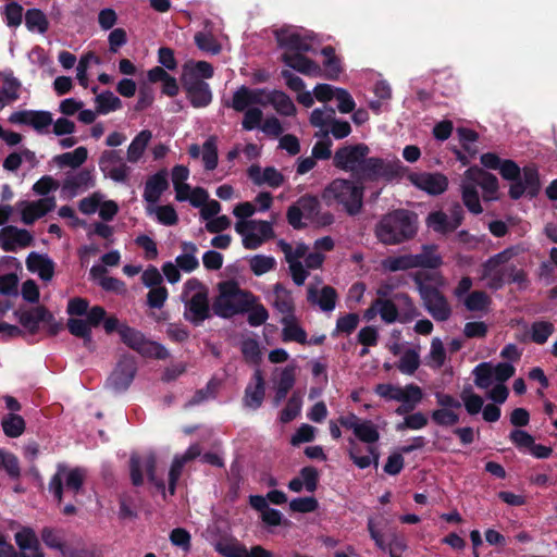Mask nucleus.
<instances>
[{"mask_svg":"<svg viewBox=\"0 0 557 557\" xmlns=\"http://www.w3.org/2000/svg\"><path fill=\"white\" fill-rule=\"evenodd\" d=\"M418 215L406 209L384 214L375 226V236L384 245H398L416 236Z\"/></svg>","mask_w":557,"mask_h":557,"instance_id":"nucleus-1","label":"nucleus"},{"mask_svg":"<svg viewBox=\"0 0 557 557\" xmlns=\"http://www.w3.org/2000/svg\"><path fill=\"white\" fill-rule=\"evenodd\" d=\"M218 289L219 294L212 302V312L223 319L247 313L257 300L252 293L242 289L233 280L220 282Z\"/></svg>","mask_w":557,"mask_h":557,"instance_id":"nucleus-2","label":"nucleus"},{"mask_svg":"<svg viewBox=\"0 0 557 557\" xmlns=\"http://www.w3.org/2000/svg\"><path fill=\"white\" fill-rule=\"evenodd\" d=\"M363 185L346 178H335L329 183L321 194L326 206L338 205L350 215H358L363 207Z\"/></svg>","mask_w":557,"mask_h":557,"instance_id":"nucleus-3","label":"nucleus"},{"mask_svg":"<svg viewBox=\"0 0 557 557\" xmlns=\"http://www.w3.org/2000/svg\"><path fill=\"white\" fill-rule=\"evenodd\" d=\"M429 274L417 273L413 281L423 301L425 310L437 322H445L451 315V307L445 295L435 286L426 284Z\"/></svg>","mask_w":557,"mask_h":557,"instance_id":"nucleus-4","label":"nucleus"},{"mask_svg":"<svg viewBox=\"0 0 557 557\" xmlns=\"http://www.w3.org/2000/svg\"><path fill=\"white\" fill-rule=\"evenodd\" d=\"M119 335L125 346L144 358L165 360L170 357L169 350L162 344L147 338L141 331L126 323L120 327Z\"/></svg>","mask_w":557,"mask_h":557,"instance_id":"nucleus-5","label":"nucleus"},{"mask_svg":"<svg viewBox=\"0 0 557 557\" xmlns=\"http://www.w3.org/2000/svg\"><path fill=\"white\" fill-rule=\"evenodd\" d=\"M406 171L408 168L399 160L391 162L379 157H366L355 178L359 182L392 181L401 177Z\"/></svg>","mask_w":557,"mask_h":557,"instance_id":"nucleus-6","label":"nucleus"},{"mask_svg":"<svg viewBox=\"0 0 557 557\" xmlns=\"http://www.w3.org/2000/svg\"><path fill=\"white\" fill-rule=\"evenodd\" d=\"M186 288H195L197 290L185 300L184 318L191 324L199 326L207 319L211 318L212 306L209 302V290L196 280H189L186 283Z\"/></svg>","mask_w":557,"mask_h":557,"instance_id":"nucleus-7","label":"nucleus"},{"mask_svg":"<svg viewBox=\"0 0 557 557\" xmlns=\"http://www.w3.org/2000/svg\"><path fill=\"white\" fill-rule=\"evenodd\" d=\"M143 470L146 471L148 481L163 494V497H165V483L156 474L157 457L154 454L150 453L144 458L137 454H132L129 458V475L134 486H141L144 484Z\"/></svg>","mask_w":557,"mask_h":557,"instance_id":"nucleus-8","label":"nucleus"},{"mask_svg":"<svg viewBox=\"0 0 557 557\" xmlns=\"http://www.w3.org/2000/svg\"><path fill=\"white\" fill-rule=\"evenodd\" d=\"M370 153L368 145L360 143L338 148L333 156V165L342 171L350 172L356 177L359 166Z\"/></svg>","mask_w":557,"mask_h":557,"instance_id":"nucleus-9","label":"nucleus"},{"mask_svg":"<svg viewBox=\"0 0 557 557\" xmlns=\"http://www.w3.org/2000/svg\"><path fill=\"white\" fill-rule=\"evenodd\" d=\"M65 475V486L69 491L77 494L85 481V471L82 468H74L66 471L65 466L59 465L58 471L52 475L49 482V491L53 494L58 504L63 499V478Z\"/></svg>","mask_w":557,"mask_h":557,"instance_id":"nucleus-10","label":"nucleus"},{"mask_svg":"<svg viewBox=\"0 0 557 557\" xmlns=\"http://www.w3.org/2000/svg\"><path fill=\"white\" fill-rule=\"evenodd\" d=\"M137 373V362L134 356L124 354L107 379L106 385L114 392L126 391Z\"/></svg>","mask_w":557,"mask_h":557,"instance_id":"nucleus-11","label":"nucleus"},{"mask_svg":"<svg viewBox=\"0 0 557 557\" xmlns=\"http://www.w3.org/2000/svg\"><path fill=\"white\" fill-rule=\"evenodd\" d=\"M182 87L187 99L194 108H206L212 101L210 86L195 74H183L181 76Z\"/></svg>","mask_w":557,"mask_h":557,"instance_id":"nucleus-12","label":"nucleus"},{"mask_svg":"<svg viewBox=\"0 0 557 557\" xmlns=\"http://www.w3.org/2000/svg\"><path fill=\"white\" fill-rule=\"evenodd\" d=\"M407 180L418 189L431 196L444 194L448 188V178L440 172H409Z\"/></svg>","mask_w":557,"mask_h":557,"instance_id":"nucleus-13","label":"nucleus"},{"mask_svg":"<svg viewBox=\"0 0 557 557\" xmlns=\"http://www.w3.org/2000/svg\"><path fill=\"white\" fill-rule=\"evenodd\" d=\"M9 122L12 124L29 125L37 133L42 134L53 123V120L49 111L22 110L13 112L9 116Z\"/></svg>","mask_w":557,"mask_h":557,"instance_id":"nucleus-14","label":"nucleus"},{"mask_svg":"<svg viewBox=\"0 0 557 557\" xmlns=\"http://www.w3.org/2000/svg\"><path fill=\"white\" fill-rule=\"evenodd\" d=\"M275 39L278 47L286 50L285 52H309L312 49L310 36L301 35L296 30L285 28L278 29L275 32Z\"/></svg>","mask_w":557,"mask_h":557,"instance_id":"nucleus-15","label":"nucleus"},{"mask_svg":"<svg viewBox=\"0 0 557 557\" xmlns=\"http://www.w3.org/2000/svg\"><path fill=\"white\" fill-rule=\"evenodd\" d=\"M18 206L22 207V222L26 225H32L36 220L54 209L55 199L54 197H45L32 202L22 200L18 202Z\"/></svg>","mask_w":557,"mask_h":557,"instance_id":"nucleus-16","label":"nucleus"},{"mask_svg":"<svg viewBox=\"0 0 557 557\" xmlns=\"http://www.w3.org/2000/svg\"><path fill=\"white\" fill-rule=\"evenodd\" d=\"M14 317L17 318L21 325L32 335L38 333L41 322L52 321V313L44 306H37L25 311L15 310Z\"/></svg>","mask_w":557,"mask_h":557,"instance_id":"nucleus-17","label":"nucleus"},{"mask_svg":"<svg viewBox=\"0 0 557 557\" xmlns=\"http://www.w3.org/2000/svg\"><path fill=\"white\" fill-rule=\"evenodd\" d=\"M32 243L33 235L27 230L9 225L0 231V247L7 252L15 251L16 246L28 247Z\"/></svg>","mask_w":557,"mask_h":557,"instance_id":"nucleus-18","label":"nucleus"},{"mask_svg":"<svg viewBox=\"0 0 557 557\" xmlns=\"http://www.w3.org/2000/svg\"><path fill=\"white\" fill-rule=\"evenodd\" d=\"M304 53L305 52H284L281 55V60L286 66L297 71L300 74L311 77L321 76V66L315 61L306 57Z\"/></svg>","mask_w":557,"mask_h":557,"instance_id":"nucleus-19","label":"nucleus"},{"mask_svg":"<svg viewBox=\"0 0 557 557\" xmlns=\"http://www.w3.org/2000/svg\"><path fill=\"white\" fill-rule=\"evenodd\" d=\"M247 175L257 186L268 185L271 188H278L285 182L284 175L274 166H267L261 171L258 164H252L248 168Z\"/></svg>","mask_w":557,"mask_h":557,"instance_id":"nucleus-20","label":"nucleus"},{"mask_svg":"<svg viewBox=\"0 0 557 557\" xmlns=\"http://www.w3.org/2000/svg\"><path fill=\"white\" fill-rule=\"evenodd\" d=\"M466 178L479 185L483 189L485 194L484 198L486 200L495 198V194L497 193L499 185L498 180L494 174L479 166H471L466 171Z\"/></svg>","mask_w":557,"mask_h":557,"instance_id":"nucleus-21","label":"nucleus"},{"mask_svg":"<svg viewBox=\"0 0 557 557\" xmlns=\"http://www.w3.org/2000/svg\"><path fill=\"white\" fill-rule=\"evenodd\" d=\"M252 381L245 388L244 404L256 410L262 406L265 396V382L259 368L255 370Z\"/></svg>","mask_w":557,"mask_h":557,"instance_id":"nucleus-22","label":"nucleus"},{"mask_svg":"<svg viewBox=\"0 0 557 557\" xmlns=\"http://www.w3.org/2000/svg\"><path fill=\"white\" fill-rule=\"evenodd\" d=\"M168 188V172L160 170L146 181L143 197L147 202L156 203Z\"/></svg>","mask_w":557,"mask_h":557,"instance_id":"nucleus-23","label":"nucleus"},{"mask_svg":"<svg viewBox=\"0 0 557 557\" xmlns=\"http://www.w3.org/2000/svg\"><path fill=\"white\" fill-rule=\"evenodd\" d=\"M249 505L261 513V520L269 527L282 524L283 515L280 510L269 507L267 498L262 495H250Z\"/></svg>","mask_w":557,"mask_h":557,"instance_id":"nucleus-24","label":"nucleus"},{"mask_svg":"<svg viewBox=\"0 0 557 557\" xmlns=\"http://www.w3.org/2000/svg\"><path fill=\"white\" fill-rule=\"evenodd\" d=\"M26 267L30 272H37L42 281H50L54 274V262L46 255L30 252L26 258Z\"/></svg>","mask_w":557,"mask_h":557,"instance_id":"nucleus-25","label":"nucleus"},{"mask_svg":"<svg viewBox=\"0 0 557 557\" xmlns=\"http://www.w3.org/2000/svg\"><path fill=\"white\" fill-rule=\"evenodd\" d=\"M280 322L283 325L282 339L284 342L307 344V332L297 323L296 315L282 317Z\"/></svg>","mask_w":557,"mask_h":557,"instance_id":"nucleus-26","label":"nucleus"},{"mask_svg":"<svg viewBox=\"0 0 557 557\" xmlns=\"http://www.w3.org/2000/svg\"><path fill=\"white\" fill-rule=\"evenodd\" d=\"M95 186V178L90 170L83 169L78 173L67 175L63 183V189L75 195L78 190H86Z\"/></svg>","mask_w":557,"mask_h":557,"instance_id":"nucleus-27","label":"nucleus"},{"mask_svg":"<svg viewBox=\"0 0 557 557\" xmlns=\"http://www.w3.org/2000/svg\"><path fill=\"white\" fill-rule=\"evenodd\" d=\"M257 220H239L235 224V231L243 236V245L246 249H257L262 245V239L256 234Z\"/></svg>","mask_w":557,"mask_h":557,"instance_id":"nucleus-28","label":"nucleus"},{"mask_svg":"<svg viewBox=\"0 0 557 557\" xmlns=\"http://www.w3.org/2000/svg\"><path fill=\"white\" fill-rule=\"evenodd\" d=\"M275 309L283 314V317L295 315V304L290 292L285 288L282 283H276L273 287Z\"/></svg>","mask_w":557,"mask_h":557,"instance_id":"nucleus-29","label":"nucleus"},{"mask_svg":"<svg viewBox=\"0 0 557 557\" xmlns=\"http://www.w3.org/2000/svg\"><path fill=\"white\" fill-rule=\"evenodd\" d=\"M436 246L434 245H424L422 246V251L417 255H411L412 264L414 268H424V269H437L442 265L443 260L440 255L435 253Z\"/></svg>","mask_w":557,"mask_h":557,"instance_id":"nucleus-30","label":"nucleus"},{"mask_svg":"<svg viewBox=\"0 0 557 557\" xmlns=\"http://www.w3.org/2000/svg\"><path fill=\"white\" fill-rule=\"evenodd\" d=\"M308 301L319 305L323 311H332L337 301L336 289L329 285L323 286L318 296L315 289L310 288L308 290Z\"/></svg>","mask_w":557,"mask_h":557,"instance_id":"nucleus-31","label":"nucleus"},{"mask_svg":"<svg viewBox=\"0 0 557 557\" xmlns=\"http://www.w3.org/2000/svg\"><path fill=\"white\" fill-rule=\"evenodd\" d=\"M269 104H272L275 111L284 116H294L297 112L290 97L282 90H272L268 95Z\"/></svg>","mask_w":557,"mask_h":557,"instance_id":"nucleus-32","label":"nucleus"},{"mask_svg":"<svg viewBox=\"0 0 557 557\" xmlns=\"http://www.w3.org/2000/svg\"><path fill=\"white\" fill-rule=\"evenodd\" d=\"M182 249L183 253L176 257L175 262L182 271L190 273L199 267V261L196 258L198 248L191 242H183Z\"/></svg>","mask_w":557,"mask_h":557,"instance_id":"nucleus-33","label":"nucleus"},{"mask_svg":"<svg viewBox=\"0 0 557 557\" xmlns=\"http://www.w3.org/2000/svg\"><path fill=\"white\" fill-rule=\"evenodd\" d=\"M394 299L398 307L400 323H408L420 314L412 298L408 294L397 293L394 295Z\"/></svg>","mask_w":557,"mask_h":557,"instance_id":"nucleus-34","label":"nucleus"},{"mask_svg":"<svg viewBox=\"0 0 557 557\" xmlns=\"http://www.w3.org/2000/svg\"><path fill=\"white\" fill-rule=\"evenodd\" d=\"M151 137L149 129H143L135 136L127 149L128 162L136 163L143 157Z\"/></svg>","mask_w":557,"mask_h":557,"instance_id":"nucleus-35","label":"nucleus"},{"mask_svg":"<svg viewBox=\"0 0 557 557\" xmlns=\"http://www.w3.org/2000/svg\"><path fill=\"white\" fill-rule=\"evenodd\" d=\"M88 157L87 148L81 146L77 147L74 151L71 152H64L62 154H58L53 158V161L60 166V168H72L76 169L79 168Z\"/></svg>","mask_w":557,"mask_h":557,"instance_id":"nucleus-36","label":"nucleus"},{"mask_svg":"<svg viewBox=\"0 0 557 557\" xmlns=\"http://www.w3.org/2000/svg\"><path fill=\"white\" fill-rule=\"evenodd\" d=\"M25 25L28 30L45 34L49 29V21L40 9H28L25 13Z\"/></svg>","mask_w":557,"mask_h":557,"instance_id":"nucleus-37","label":"nucleus"},{"mask_svg":"<svg viewBox=\"0 0 557 557\" xmlns=\"http://www.w3.org/2000/svg\"><path fill=\"white\" fill-rule=\"evenodd\" d=\"M14 540L20 548L18 552L26 553V550L37 549L39 547V540L36 532L30 527H23L21 531L14 534Z\"/></svg>","mask_w":557,"mask_h":557,"instance_id":"nucleus-38","label":"nucleus"},{"mask_svg":"<svg viewBox=\"0 0 557 557\" xmlns=\"http://www.w3.org/2000/svg\"><path fill=\"white\" fill-rule=\"evenodd\" d=\"M375 307H377V312L381 319L387 323H394L399 321V312L398 307L396 306L395 299H382L377 298L374 300Z\"/></svg>","mask_w":557,"mask_h":557,"instance_id":"nucleus-39","label":"nucleus"},{"mask_svg":"<svg viewBox=\"0 0 557 557\" xmlns=\"http://www.w3.org/2000/svg\"><path fill=\"white\" fill-rule=\"evenodd\" d=\"M2 430L8 437H18L25 430L24 419L16 413H8L1 421Z\"/></svg>","mask_w":557,"mask_h":557,"instance_id":"nucleus-40","label":"nucleus"},{"mask_svg":"<svg viewBox=\"0 0 557 557\" xmlns=\"http://www.w3.org/2000/svg\"><path fill=\"white\" fill-rule=\"evenodd\" d=\"M555 326L549 321H534L530 329V338L537 345H543L554 333Z\"/></svg>","mask_w":557,"mask_h":557,"instance_id":"nucleus-41","label":"nucleus"},{"mask_svg":"<svg viewBox=\"0 0 557 557\" xmlns=\"http://www.w3.org/2000/svg\"><path fill=\"white\" fill-rule=\"evenodd\" d=\"M302 406V398L298 392H294L288 398L286 406L280 412V421L282 423H289L296 419Z\"/></svg>","mask_w":557,"mask_h":557,"instance_id":"nucleus-42","label":"nucleus"},{"mask_svg":"<svg viewBox=\"0 0 557 557\" xmlns=\"http://www.w3.org/2000/svg\"><path fill=\"white\" fill-rule=\"evenodd\" d=\"M97 112L99 114H108L116 111L122 107V101L112 91L106 90L96 97Z\"/></svg>","mask_w":557,"mask_h":557,"instance_id":"nucleus-43","label":"nucleus"},{"mask_svg":"<svg viewBox=\"0 0 557 557\" xmlns=\"http://www.w3.org/2000/svg\"><path fill=\"white\" fill-rule=\"evenodd\" d=\"M202 161L207 171H213L218 166L219 156L216 137L210 136L202 146Z\"/></svg>","mask_w":557,"mask_h":557,"instance_id":"nucleus-44","label":"nucleus"},{"mask_svg":"<svg viewBox=\"0 0 557 557\" xmlns=\"http://www.w3.org/2000/svg\"><path fill=\"white\" fill-rule=\"evenodd\" d=\"M521 182L528 188V195L530 197L537 196L541 183L539 171L535 165H527L522 169Z\"/></svg>","mask_w":557,"mask_h":557,"instance_id":"nucleus-45","label":"nucleus"},{"mask_svg":"<svg viewBox=\"0 0 557 557\" xmlns=\"http://www.w3.org/2000/svg\"><path fill=\"white\" fill-rule=\"evenodd\" d=\"M317 137H322L312 147V157L315 160H327L332 157L333 141L329 136V131H321L315 134Z\"/></svg>","mask_w":557,"mask_h":557,"instance_id":"nucleus-46","label":"nucleus"},{"mask_svg":"<svg viewBox=\"0 0 557 557\" xmlns=\"http://www.w3.org/2000/svg\"><path fill=\"white\" fill-rule=\"evenodd\" d=\"M354 434L359 441L369 445L376 443L380 438V433L371 420H362Z\"/></svg>","mask_w":557,"mask_h":557,"instance_id":"nucleus-47","label":"nucleus"},{"mask_svg":"<svg viewBox=\"0 0 557 557\" xmlns=\"http://www.w3.org/2000/svg\"><path fill=\"white\" fill-rule=\"evenodd\" d=\"M462 201L468 210L473 214H480L483 208L480 202L479 193L475 185L463 184L462 185Z\"/></svg>","mask_w":557,"mask_h":557,"instance_id":"nucleus-48","label":"nucleus"},{"mask_svg":"<svg viewBox=\"0 0 557 557\" xmlns=\"http://www.w3.org/2000/svg\"><path fill=\"white\" fill-rule=\"evenodd\" d=\"M420 367V356L417 350L414 349H407L401 358L399 359V362L397 364V369L404 373L412 375L418 368Z\"/></svg>","mask_w":557,"mask_h":557,"instance_id":"nucleus-49","label":"nucleus"},{"mask_svg":"<svg viewBox=\"0 0 557 557\" xmlns=\"http://www.w3.org/2000/svg\"><path fill=\"white\" fill-rule=\"evenodd\" d=\"M426 223L434 232L441 234L454 232L447 214L443 211L431 212L428 215Z\"/></svg>","mask_w":557,"mask_h":557,"instance_id":"nucleus-50","label":"nucleus"},{"mask_svg":"<svg viewBox=\"0 0 557 557\" xmlns=\"http://www.w3.org/2000/svg\"><path fill=\"white\" fill-rule=\"evenodd\" d=\"M359 321V314L355 312L339 317L336 321L335 330L332 332V336L335 337L339 333L351 334L357 329Z\"/></svg>","mask_w":557,"mask_h":557,"instance_id":"nucleus-51","label":"nucleus"},{"mask_svg":"<svg viewBox=\"0 0 557 557\" xmlns=\"http://www.w3.org/2000/svg\"><path fill=\"white\" fill-rule=\"evenodd\" d=\"M474 383L480 388H487L492 384V380L494 376L493 366L490 362H481L479 363L474 370Z\"/></svg>","mask_w":557,"mask_h":557,"instance_id":"nucleus-52","label":"nucleus"},{"mask_svg":"<svg viewBox=\"0 0 557 557\" xmlns=\"http://www.w3.org/2000/svg\"><path fill=\"white\" fill-rule=\"evenodd\" d=\"M23 7L17 2H9L2 10V15L9 27H18L23 21Z\"/></svg>","mask_w":557,"mask_h":557,"instance_id":"nucleus-53","label":"nucleus"},{"mask_svg":"<svg viewBox=\"0 0 557 557\" xmlns=\"http://www.w3.org/2000/svg\"><path fill=\"white\" fill-rule=\"evenodd\" d=\"M242 354L246 362L258 366L261 361V351L259 344L253 338L245 339L242 343Z\"/></svg>","mask_w":557,"mask_h":557,"instance_id":"nucleus-54","label":"nucleus"},{"mask_svg":"<svg viewBox=\"0 0 557 557\" xmlns=\"http://www.w3.org/2000/svg\"><path fill=\"white\" fill-rule=\"evenodd\" d=\"M276 265V261L273 257L263 255H257L250 260V269L257 276L263 275L267 272L273 270Z\"/></svg>","mask_w":557,"mask_h":557,"instance_id":"nucleus-55","label":"nucleus"},{"mask_svg":"<svg viewBox=\"0 0 557 557\" xmlns=\"http://www.w3.org/2000/svg\"><path fill=\"white\" fill-rule=\"evenodd\" d=\"M235 111L244 112L252 106L250 98V88L243 85L233 94L232 103L230 104Z\"/></svg>","mask_w":557,"mask_h":557,"instance_id":"nucleus-56","label":"nucleus"},{"mask_svg":"<svg viewBox=\"0 0 557 557\" xmlns=\"http://www.w3.org/2000/svg\"><path fill=\"white\" fill-rule=\"evenodd\" d=\"M383 267L385 270L391 272L413 269L411 255L388 257L383 261Z\"/></svg>","mask_w":557,"mask_h":557,"instance_id":"nucleus-57","label":"nucleus"},{"mask_svg":"<svg viewBox=\"0 0 557 557\" xmlns=\"http://www.w3.org/2000/svg\"><path fill=\"white\" fill-rule=\"evenodd\" d=\"M215 550L224 557H251V548L234 543H218Z\"/></svg>","mask_w":557,"mask_h":557,"instance_id":"nucleus-58","label":"nucleus"},{"mask_svg":"<svg viewBox=\"0 0 557 557\" xmlns=\"http://www.w3.org/2000/svg\"><path fill=\"white\" fill-rule=\"evenodd\" d=\"M195 44L201 51L209 52L211 54H218L221 51V46L218 44L215 38L212 35L205 34L202 32L196 33Z\"/></svg>","mask_w":557,"mask_h":557,"instance_id":"nucleus-59","label":"nucleus"},{"mask_svg":"<svg viewBox=\"0 0 557 557\" xmlns=\"http://www.w3.org/2000/svg\"><path fill=\"white\" fill-rule=\"evenodd\" d=\"M432 421L441 426H451L458 423L459 416L451 409H436L431 413Z\"/></svg>","mask_w":557,"mask_h":557,"instance_id":"nucleus-60","label":"nucleus"},{"mask_svg":"<svg viewBox=\"0 0 557 557\" xmlns=\"http://www.w3.org/2000/svg\"><path fill=\"white\" fill-rule=\"evenodd\" d=\"M318 507L319 503L313 496L294 498L289 503V509L300 513L313 512Z\"/></svg>","mask_w":557,"mask_h":557,"instance_id":"nucleus-61","label":"nucleus"},{"mask_svg":"<svg viewBox=\"0 0 557 557\" xmlns=\"http://www.w3.org/2000/svg\"><path fill=\"white\" fill-rule=\"evenodd\" d=\"M169 296L168 288L163 285L151 287L147 294V305L152 309H161Z\"/></svg>","mask_w":557,"mask_h":557,"instance_id":"nucleus-62","label":"nucleus"},{"mask_svg":"<svg viewBox=\"0 0 557 557\" xmlns=\"http://www.w3.org/2000/svg\"><path fill=\"white\" fill-rule=\"evenodd\" d=\"M490 302V298L486 293L482 290H475L469 294V296L465 300V306L470 311H481L484 310Z\"/></svg>","mask_w":557,"mask_h":557,"instance_id":"nucleus-63","label":"nucleus"},{"mask_svg":"<svg viewBox=\"0 0 557 557\" xmlns=\"http://www.w3.org/2000/svg\"><path fill=\"white\" fill-rule=\"evenodd\" d=\"M21 83L13 76H7L3 82V86L0 89V95L8 101L13 102L18 99V89Z\"/></svg>","mask_w":557,"mask_h":557,"instance_id":"nucleus-64","label":"nucleus"}]
</instances>
